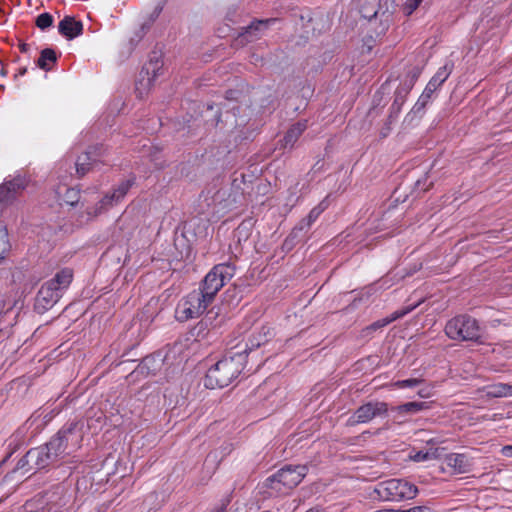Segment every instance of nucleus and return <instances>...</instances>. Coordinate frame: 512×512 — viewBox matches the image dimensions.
Returning <instances> with one entry per match:
<instances>
[{
	"mask_svg": "<svg viewBox=\"0 0 512 512\" xmlns=\"http://www.w3.org/2000/svg\"><path fill=\"white\" fill-rule=\"evenodd\" d=\"M79 191L75 188H67L66 189V193L64 195V201L71 205V206H74L78 201H79Z\"/></svg>",
	"mask_w": 512,
	"mask_h": 512,
	"instance_id": "nucleus-32",
	"label": "nucleus"
},
{
	"mask_svg": "<svg viewBox=\"0 0 512 512\" xmlns=\"http://www.w3.org/2000/svg\"><path fill=\"white\" fill-rule=\"evenodd\" d=\"M26 187V181L22 177H15L12 180L0 185V205L12 203Z\"/></svg>",
	"mask_w": 512,
	"mask_h": 512,
	"instance_id": "nucleus-13",
	"label": "nucleus"
},
{
	"mask_svg": "<svg viewBox=\"0 0 512 512\" xmlns=\"http://www.w3.org/2000/svg\"><path fill=\"white\" fill-rule=\"evenodd\" d=\"M418 2L422 3L423 0H417Z\"/></svg>",
	"mask_w": 512,
	"mask_h": 512,
	"instance_id": "nucleus-48",
	"label": "nucleus"
},
{
	"mask_svg": "<svg viewBox=\"0 0 512 512\" xmlns=\"http://www.w3.org/2000/svg\"><path fill=\"white\" fill-rule=\"evenodd\" d=\"M235 274V268L229 263L215 265L204 277L199 290L203 298L211 304L220 289L230 281Z\"/></svg>",
	"mask_w": 512,
	"mask_h": 512,
	"instance_id": "nucleus-6",
	"label": "nucleus"
},
{
	"mask_svg": "<svg viewBox=\"0 0 512 512\" xmlns=\"http://www.w3.org/2000/svg\"><path fill=\"white\" fill-rule=\"evenodd\" d=\"M95 161L96 160L92 158L90 151L85 152L84 154L79 156L75 163L77 174L80 177L86 175L92 168Z\"/></svg>",
	"mask_w": 512,
	"mask_h": 512,
	"instance_id": "nucleus-25",
	"label": "nucleus"
},
{
	"mask_svg": "<svg viewBox=\"0 0 512 512\" xmlns=\"http://www.w3.org/2000/svg\"><path fill=\"white\" fill-rule=\"evenodd\" d=\"M444 462L454 473L457 474L466 473L471 467L468 457L461 453L447 454L444 458Z\"/></svg>",
	"mask_w": 512,
	"mask_h": 512,
	"instance_id": "nucleus-16",
	"label": "nucleus"
},
{
	"mask_svg": "<svg viewBox=\"0 0 512 512\" xmlns=\"http://www.w3.org/2000/svg\"><path fill=\"white\" fill-rule=\"evenodd\" d=\"M308 122L307 120H301L291 126V128L286 132L283 138V146L284 148H292L298 138L302 135V133L307 129Z\"/></svg>",
	"mask_w": 512,
	"mask_h": 512,
	"instance_id": "nucleus-21",
	"label": "nucleus"
},
{
	"mask_svg": "<svg viewBox=\"0 0 512 512\" xmlns=\"http://www.w3.org/2000/svg\"><path fill=\"white\" fill-rule=\"evenodd\" d=\"M439 457V450L431 449L429 451H418L415 453V455L412 457L414 461L416 462H424L431 459H436Z\"/></svg>",
	"mask_w": 512,
	"mask_h": 512,
	"instance_id": "nucleus-28",
	"label": "nucleus"
},
{
	"mask_svg": "<svg viewBox=\"0 0 512 512\" xmlns=\"http://www.w3.org/2000/svg\"><path fill=\"white\" fill-rule=\"evenodd\" d=\"M161 67L162 61L160 59V56L154 52L153 55L150 56L149 62L144 65L141 71V75L145 73L147 76V86H150L152 80H154L157 77L158 71L161 69Z\"/></svg>",
	"mask_w": 512,
	"mask_h": 512,
	"instance_id": "nucleus-22",
	"label": "nucleus"
},
{
	"mask_svg": "<svg viewBox=\"0 0 512 512\" xmlns=\"http://www.w3.org/2000/svg\"><path fill=\"white\" fill-rule=\"evenodd\" d=\"M10 250V242L8 239V232L5 225L0 222V260L4 259Z\"/></svg>",
	"mask_w": 512,
	"mask_h": 512,
	"instance_id": "nucleus-27",
	"label": "nucleus"
},
{
	"mask_svg": "<svg viewBox=\"0 0 512 512\" xmlns=\"http://www.w3.org/2000/svg\"><path fill=\"white\" fill-rule=\"evenodd\" d=\"M307 473L306 465H286L268 477L265 485L277 494H287L301 483Z\"/></svg>",
	"mask_w": 512,
	"mask_h": 512,
	"instance_id": "nucleus-4",
	"label": "nucleus"
},
{
	"mask_svg": "<svg viewBox=\"0 0 512 512\" xmlns=\"http://www.w3.org/2000/svg\"><path fill=\"white\" fill-rule=\"evenodd\" d=\"M421 3L417 0H407L405 4V10L408 15L412 14Z\"/></svg>",
	"mask_w": 512,
	"mask_h": 512,
	"instance_id": "nucleus-34",
	"label": "nucleus"
},
{
	"mask_svg": "<svg viewBox=\"0 0 512 512\" xmlns=\"http://www.w3.org/2000/svg\"><path fill=\"white\" fill-rule=\"evenodd\" d=\"M374 492L382 501L401 502L414 499L419 490L416 485L406 479L392 478L379 482Z\"/></svg>",
	"mask_w": 512,
	"mask_h": 512,
	"instance_id": "nucleus-3",
	"label": "nucleus"
},
{
	"mask_svg": "<svg viewBox=\"0 0 512 512\" xmlns=\"http://www.w3.org/2000/svg\"><path fill=\"white\" fill-rule=\"evenodd\" d=\"M374 512H401V509L383 508V509L375 510Z\"/></svg>",
	"mask_w": 512,
	"mask_h": 512,
	"instance_id": "nucleus-39",
	"label": "nucleus"
},
{
	"mask_svg": "<svg viewBox=\"0 0 512 512\" xmlns=\"http://www.w3.org/2000/svg\"><path fill=\"white\" fill-rule=\"evenodd\" d=\"M58 31L67 39H73L82 34L83 24L71 16H65L58 24Z\"/></svg>",
	"mask_w": 512,
	"mask_h": 512,
	"instance_id": "nucleus-15",
	"label": "nucleus"
},
{
	"mask_svg": "<svg viewBox=\"0 0 512 512\" xmlns=\"http://www.w3.org/2000/svg\"><path fill=\"white\" fill-rule=\"evenodd\" d=\"M56 53L54 50L50 48H45L41 51L40 57L37 61V66L43 70H49L48 61L55 62L56 61Z\"/></svg>",
	"mask_w": 512,
	"mask_h": 512,
	"instance_id": "nucleus-26",
	"label": "nucleus"
},
{
	"mask_svg": "<svg viewBox=\"0 0 512 512\" xmlns=\"http://www.w3.org/2000/svg\"><path fill=\"white\" fill-rule=\"evenodd\" d=\"M46 452L42 446L31 448L17 463L16 470L28 473L50 466Z\"/></svg>",
	"mask_w": 512,
	"mask_h": 512,
	"instance_id": "nucleus-11",
	"label": "nucleus"
},
{
	"mask_svg": "<svg viewBox=\"0 0 512 512\" xmlns=\"http://www.w3.org/2000/svg\"><path fill=\"white\" fill-rule=\"evenodd\" d=\"M29 49V46L25 43L20 44V50L21 52H27Z\"/></svg>",
	"mask_w": 512,
	"mask_h": 512,
	"instance_id": "nucleus-41",
	"label": "nucleus"
},
{
	"mask_svg": "<svg viewBox=\"0 0 512 512\" xmlns=\"http://www.w3.org/2000/svg\"><path fill=\"white\" fill-rule=\"evenodd\" d=\"M422 382L421 379L411 378L405 380H398L391 384L392 387L402 389V388H412L418 386Z\"/></svg>",
	"mask_w": 512,
	"mask_h": 512,
	"instance_id": "nucleus-31",
	"label": "nucleus"
},
{
	"mask_svg": "<svg viewBox=\"0 0 512 512\" xmlns=\"http://www.w3.org/2000/svg\"><path fill=\"white\" fill-rule=\"evenodd\" d=\"M53 21H54V19L51 14L42 13V14L38 15L36 18V26L41 30H45V29L49 28L50 26H52Z\"/></svg>",
	"mask_w": 512,
	"mask_h": 512,
	"instance_id": "nucleus-29",
	"label": "nucleus"
},
{
	"mask_svg": "<svg viewBox=\"0 0 512 512\" xmlns=\"http://www.w3.org/2000/svg\"><path fill=\"white\" fill-rule=\"evenodd\" d=\"M73 279V271L69 268H64L58 271L55 276L48 280L46 283L52 287L56 288L57 291L62 294L65 289L69 287Z\"/></svg>",
	"mask_w": 512,
	"mask_h": 512,
	"instance_id": "nucleus-18",
	"label": "nucleus"
},
{
	"mask_svg": "<svg viewBox=\"0 0 512 512\" xmlns=\"http://www.w3.org/2000/svg\"><path fill=\"white\" fill-rule=\"evenodd\" d=\"M61 296L62 294H60L56 288H52L47 283H44L37 293L35 308L38 312L43 313L52 308Z\"/></svg>",
	"mask_w": 512,
	"mask_h": 512,
	"instance_id": "nucleus-14",
	"label": "nucleus"
},
{
	"mask_svg": "<svg viewBox=\"0 0 512 512\" xmlns=\"http://www.w3.org/2000/svg\"><path fill=\"white\" fill-rule=\"evenodd\" d=\"M329 206L328 196L325 197L315 208L322 214Z\"/></svg>",
	"mask_w": 512,
	"mask_h": 512,
	"instance_id": "nucleus-35",
	"label": "nucleus"
},
{
	"mask_svg": "<svg viewBox=\"0 0 512 512\" xmlns=\"http://www.w3.org/2000/svg\"><path fill=\"white\" fill-rule=\"evenodd\" d=\"M401 512H435L434 509L428 505L414 506Z\"/></svg>",
	"mask_w": 512,
	"mask_h": 512,
	"instance_id": "nucleus-33",
	"label": "nucleus"
},
{
	"mask_svg": "<svg viewBox=\"0 0 512 512\" xmlns=\"http://www.w3.org/2000/svg\"><path fill=\"white\" fill-rule=\"evenodd\" d=\"M145 29H146V28H145V26H144V25H142V26L140 27V29L137 31V33H136V38H137V39H136V42H139V41L143 38V36H144V35H145V33H146Z\"/></svg>",
	"mask_w": 512,
	"mask_h": 512,
	"instance_id": "nucleus-38",
	"label": "nucleus"
},
{
	"mask_svg": "<svg viewBox=\"0 0 512 512\" xmlns=\"http://www.w3.org/2000/svg\"><path fill=\"white\" fill-rule=\"evenodd\" d=\"M84 438V423L72 421L66 423L46 444L41 445L50 464L76 452Z\"/></svg>",
	"mask_w": 512,
	"mask_h": 512,
	"instance_id": "nucleus-2",
	"label": "nucleus"
},
{
	"mask_svg": "<svg viewBox=\"0 0 512 512\" xmlns=\"http://www.w3.org/2000/svg\"><path fill=\"white\" fill-rule=\"evenodd\" d=\"M306 512H320V510H318V509H309V510H308V511H306Z\"/></svg>",
	"mask_w": 512,
	"mask_h": 512,
	"instance_id": "nucleus-46",
	"label": "nucleus"
},
{
	"mask_svg": "<svg viewBox=\"0 0 512 512\" xmlns=\"http://www.w3.org/2000/svg\"><path fill=\"white\" fill-rule=\"evenodd\" d=\"M11 454H9L5 459H3V462H6V459L9 458Z\"/></svg>",
	"mask_w": 512,
	"mask_h": 512,
	"instance_id": "nucleus-47",
	"label": "nucleus"
},
{
	"mask_svg": "<svg viewBox=\"0 0 512 512\" xmlns=\"http://www.w3.org/2000/svg\"><path fill=\"white\" fill-rule=\"evenodd\" d=\"M277 21L276 18L254 20L250 25L244 27L235 39V45L244 46L258 40L268 27Z\"/></svg>",
	"mask_w": 512,
	"mask_h": 512,
	"instance_id": "nucleus-12",
	"label": "nucleus"
},
{
	"mask_svg": "<svg viewBox=\"0 0 512 512\" xmlns=\"http://www.w3.org/2000/svg\"><path fill=\"white\" fill-rule=\"evenodd\" d=\"M225 510H226V506L224 504H222L221 506L217 507L212 512H225Z\"/></svg>",
	"mask_w": 512,
	"mask_h": 512,
	"instance_id": "nucleus-40",
	"label": "nucleus"
},
{
	"mask_svg": "<svg viewBox=\"0 0 512 512\" xmlns=\"http://www.w3.org/2000/svg\"><path fill=\"white\" fill-rule=\"evenodd\" d=\"M27 69L26 68H22L19 70V73L17 75H24L26 73Z\"/></svg>",
	"mask_w": 512,
	"mask_h": 512,
	"instance_id": "nucleus-44",
	"label": "nucleus"
},
{
	"mask_svg": "<svg viewBox=\"0 0 512 512\" xmlns=\"http://www.w3.org/2000/svg\"><path fill=\"white\" fill-rule=\"evenodd\" d=\"M390 128L387 127L386 129L381 131V136L386 137L389 134Z\"/></svg>",
	"mask_w": 512,
	"mask_h": 512,
	"instance_id": "nucleus-42",
	"label": "nucleus"
},
{
	"mask_svg": "<svg viewBox=\"0 0 512 512\" xmlns=\"http://www.w3.org/2000/svg\"><path fill=\"white\" fill-rule=\"evenodd\" d=\"M270 334L268 328L263 335L251 338L250 343H246L243 348L239 345L232 347L227 355L209 368L204 379L205 387L216 389L228 386L244 369L248 352L267 342Z\"/></svg>",
	"mask_w": 512,
	"mask_h": 512,
	"instance_id": "nucleus-1",
	"label": "nucleus"
},
{
	"mask_svg": "<svg viewBox=\"0 0 512 512\" xmlns=\"http://www.w3.org/2000/svg\"><path fill=\"white\" fill-rule=\"evenodd\" d=\"M321 215L319 210H317L315 207L309 212L306 219L302 220L299 224V229H308Z\"/></svg>",
	"mask_w": 512,
	"mask_h": 512,
	"instance_id": "nucleus-30",
	"label": "nucleus"
},
{
	"mask_svg": "<svg viewBox=\"0 0 512 512\" xmlns=\"http://www.w3.org/2000/svg\"><path fill=\"white\" fill-rule=\"evenodd\" d=\"M387 29H388V23L382 24V29L379 34H384Z\"/></svg>",
	"mask_w": 512,
	"mask_h": 512,
	"instance_id": "nucleus-43",
	"label": "nucleus"
},
{
	"mask_svg": "<svg viewBox=\"0 0 512 512\" xmlns=\"http://www.w3.org/2000/svg\"><path fill=\"white\" fill-rule=\"evenodd\" d=\"M135 177H130L126 180H123L119 183V185L112 191V193L106 194L99 203L94 208L88 209V215L92 217H96L103 211L107 210L109 207L117 204L121 201L129 189L134 185Z\"/></svg>",
	"mask_w": 512,
	"mask_h": 512,
	"instance_id": "nucleus-8",
	"label": "nucleus"
},
{
	"mask_svg": "<svg viewBox=\"0 0 512 512\" xmlns=\"http://www.w3.org/2000/svg\"><path fill=\"white\" fill-rule=\"evenodd\" d=\"M452 66H448L447 64L440 67L435 75L430 79L428 84L426 85L424 91L420 95L419 99L415 103L413 107V111L415 113L423 110L428 102L430 101L433 93L447 80L449 75L451 74Z\"/></svg>",
	"mask_w": 512,
	"mask_h": 512,
	"instance_id": "nucleus-10",
	"label": "nucleus"
},
{
	"mask_svg": "<svg viewBox=\"0 0 512 512\" xmlns=\"http://www.w3.org/2000/svg\"><path fill=\"white\" fill-rule=\"evenodd\" d=\"M502 454L506 457H512V445H506L502 448Z\"/></svg>",
	"mask_w": 512,
	"mask_h": 512,
	"instance_id": "nucleus-37",
	"label": "nucleus"
},
{
	"mask_svg": "<svg viewBox=\"0 0 512 512\" xmlns=\"http://www.w3.org/2000/svg\"><path fill=\"white\" fill-rule=\"evenodd\" d=\"M153 362H155V358H154L153 356H147V357H145V358L143 359L142 367H141V368H142V369H143V368H145V367L149 368V367H150V365H151Z\"/></svg>",
	"mask_w": 512,
	"mask_h": 512,
	"instance_id": "nucleus-36",
	"label": "nucleus"
},
{
	"mask_svg": "<svg viewBox=\"0 0 512 512\" xmlns=\"http://www.w3.org/2000/svg\"><path fill=\"white\" fill-rule=\"evenodd\" d=\"M481 332L478 321L467 314L455 316L445 325L446 336L454 341L479 342Z\"/></svg>",
	"mask_w": 512,
	"mask_h": 512,
	"instance_id": "nucleus-5",
	"label": "nucleus"
},
{
	"mask_svg": "<svg viewBox=\"0 0 512 512\" xmlns=\"http://www.w3.org/2000/svg\"><path fill=\"white\" fill-rule=\"evenodd\" d=\"M416 81V75H413L408 82L401 83L395 91V98L391 105L392 112H400L402 105L404 104L407 95L411 91Z\"/></svg>",
	"mask_w": 512,
	"mask_h": 512,
	"instance_id": "nucleus-19",
	"label": "nucleus"
},
{
	"mask_svg": "<svg viewBox=\"0 0 512 512\" xmlns=\"http://www.w3.org/2000/svg\"><path fill=\"white\" fill-rule=\"evenodd\" d=\"M416 306L417 305H410V306H407L400 310H396L390 316H388L384 319L378 320V321L372 323L371 325L367 326L363 331L367 332V333H371L380 328H383V327L387 326L388 324H390L391 322L404 317L405 315H407L408 313L413 311L416 308Z\"/></svg>",
	"mask_w": 512,
	"mask_h": 512,
	"instance_id": "nucleus-17",
	"label": "nucleus"
},
{
	"mask_svg": "<svg viewBox=\"0 0 512 512\" xmlns=\"http://www.w3.org/2000/svg\"><path fill=\"white\" fill-rule=\"evenodd\" d=\"M430 404L428 402H407L396 407H393L392 410L397 412L398 415L405 414H416L423 410L430 409Z\"/></svg>",
	"mask_w": 512,
	"mask_h": 512,
	"instance_id": "nucleus-23",
	"label": "nucleus"
},
{
	"mask_svg": "<svg viewBox=\"0 0 512 512\" xmlns=\"http://www.w3.org/2000/svg\"><path fill=\"white\" fill-rule=\"evenodd\" d=\"M486 395L490 398H502L512 396V385L507 383H495L486 387Z\"/></svg>",
	"mask_w": 512,
	"mask_h": 512,
	"instance_id": "nucleus-24",
	"label": "nucleus"
},
{
	"mask_svg": "<svg viewBox=\"0 0 512 512\" xmlns=\"http://www.w3.org/2000/svg\"><path fill=\"white\" fill-rule=\"evenodd\" d=\"M209 305L210 304L203 298L200 292L193 290L177 304L175 317L181 322L198 318L205 312Z\"/></svg>",
	"mask_w": 512,
	"mask_h": 512,
	"instance_id": "nucleus-7",
	"label": "nucleus"
},
{
	"mask_svg": "<svg viewBox=\"0 0 512 512\" xmlns=\"http://www.w3.org/2000/svg\"><path fill=\"white\" fill-rule=\"evenodd\" d=\"M69 503V498L60 493H54L49 501L42 508L29 512H65V506Z\"/></svg>",
	"mask_w": 512,
	"mask_h": 512,
	"instance_id": "nucleus-20",
	"label": "nucleus"
},
{
	"mask_svg": "<svg viewBox=\"0 0 512 512\" xmlns=\"http://www.w3.org/2000/svg\"><path fill=\"white\" fill-rule=\"evenodd\" d=\"M388 404L382 401H369L360 407L349 417L348 424L353 426L360 423H367L375 417L386 416Z\"/></svg>",
	"mask_w": 512,
	"mask_h": 512,
	"instance_id": "nucleus-9",
	"label": "nucleus"
},
{
	"mask_svg": "<svg viewBox=\"0 0 512 512\" xmlns=\"http://www.w3.org/2000/svg\"><path fill=\"white\" fill-rule=\"evenodd\" d=\"M418 395L420 397H426L427 396L426 393L423 390L418 391Z\"/></svg>",
	"mask_w": 512,
	"mask_h": 512,
	"instance_id": "nucleus-45",
	"label": "nucleus"
}]
</instances>
